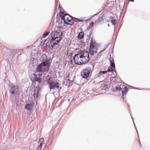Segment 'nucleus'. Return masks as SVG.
I'll return each mask as SVG.
<instances>
[{
	"instance_id": "nucleus-26",
	"label": "nucleus",
	"mask_w": 150,
	"mask_h": 150,
	"mask_svg": "<svg viewBox=\"0 0 150 150\" xmlns=\"http://www.w3.org/2000/svg\"><path fill=\"white\" fill-rule=\"evenodd\" d=\"M46 40H43L42 41V44H45Z\"/></svg>"
},
{
	"instance_id": "nucleus-29",
	"label": "nucleus",
	"mask_w": 150,
	"mask_h": 150,
	"mask_svg": "<svg viewBox=\"0 0 150 150\" xmlns=\"http://www.w3.org/2000/svg\"><path fill=\"white\" fill-rule=\"evenodd\" d=\"M112 80H113L114 81H115L116 80L115 77L113 78L112 79Z\"/></svg>"
},
{
	"instance_id": "nucleus-30",
	"label": "nucleus",
	"mask_w": 150,
	"mask_h": 150,
	"mask_svg": "<svg viewBox=\"0 0 150 150\" xmlns=\"http://www.w3.org/2000/svg\"><path fill=\"white\" fill-rule=\"evenodd\" d=\"M129 1H132V2H134V0H129Z\"/></svg>"
},
{
	"instance_id": "nucleus-17",
	"label": "nucleus",
	"mask_w": 150,
	"mask_h": 150,
	"mask_svg": "<svg viewBox=\"0 0 150 150\" xmlns=\"http://www.w3.org/2000/svg\"><path fill=\"white\" fill-rule=\"evenodd\" d=\"M107 71H100L99 72V73H98V76H100L101 75V74H105V73H107Z\"/></svg>"
},
{
	"instance_id": "nucleus-7",
	"label": "nucleus",
	"mask_w": 150,
	"mask_h": 150,
	"mask_svg": "<svg viewBox=\"0 0 150 150\" xmlns=\"http://www.w3.org/2000/svg\"><path fill=\"white\" fill-rule=\"evenodd\" d=\"M94 43H91L90 47L89 52L90 55H93L95 53L97 52V47L95 46Z\"/></svg>"
},
{
	"instance_id": "nucleus-8",
	"label": "nucleus",
	"mask_w": 150,
	"mask_h": 150,
	"mask_svg": "<svg viewBox=\"0 0 150 150\" xmlns=\"http://www.w3.org/2000/svg\"><path fill=\"white\" fill-rule=\"evenodd\" d=\"M10 92L13 94L19 95L18 87L17 86L13 85L11 87Z\"/></svg>"
},
{
	"instance_id": "nucleus-22",
	"label": "nucleus",
	"mask_w": 150,
	"mask_h": 150,
	"mask_svg": "<svg viewBox=\"0 0 150 150\" xmlns=\"http://www.w3.org/2000/svg\"><path fill=\"white\" fill-rule=\"evenodd\" d=\"M42 144H40V145L38 146L37 148L38 150H41L42 148Z\"/></svg>"
},
{
	"instance_id": "nucleus-13",
	"label": "nucleus",
	"mask_w": 150,
	"mask_h": 150,
	"mask_svg": "<svg viewBox=\"0 0 150 150\" xmlns=\"http://www.w3.org/2000/svg\"><path fill=\"white\" fill-rule=\"evenodd\" d=\"M103 19V16H101L99 17H98L97 20H96L95 21V23H98Z\"/></svg>"
},
{
	"instance_id": "nucleus-6",
	"label": "nucleus",
	"mask_w": 150,
	"mask_h": 150,
	"mask_svg": "<svg viewBox=\"0 0 150 150\" xmlns=\"http://www.w3.org/2000/svg\"><path fill=\"white\" fill-rule=\"evenodd\" d=\"M93 66L91 65L87 68L83 70L81 73V75L83 78H86L89 77L90 72L92 71L91 68Z\"/></svg>"
},
{
	"instance_id": "nucleus-27",
	"label": "nucleus",
	"mask_w": 150,
	"mask_h": 150,
	"mask_svg": "<svg viewBox=\"0 0 150 150\" xmlns=\"http://www.w3.org/2000/svg\"><path fill=\"white\" fill-rule=\"evenodd\" d=\"M76 22H81V20H80L79 19H76Z\"/></svg>"
},
{
	"instance_id": "nucleus-19",
	"label": "nucleus",
	"mask_w": 150,
	"mask_h": 150,
	"mask_svg": "<svg viewBox=\"0 0 150 150\" xmlns=\"http://www.w3.org/2000/svg\"><path fill=\"white\" fill-rule=\"evenodd\" d=\"M44 141V139L43 138H42L39 139V142L40 144H42L43 142Z\"/></svg>"
},
{
	"instance_id": "nucleus-20",
	"label": "nucleus",
	"mask_w": 150,
	"mask_h": 150,
	"mask_svg": "<svg viewBox=\"0 0 150 150\" xmlns=\"http://www.w3.org/2000/svg\"><path fill=\"white\" fill-rule=\"evenodd\" d=\"M122 89V88L120 86H119V85H118L115 87V90L116 91H120Z\"/></svg>"
},
{
	"instance_id": "nucleus-28",
	"label": "nucleus",
	"mask_w": 150,
	"mask_h": 150,
	"mask_svg": "<svg viewBox=\"0 0 150 150\" xmlns=\"http://www.w3.org/2000/svg\"><path fill=\"white\" fill-rule=\"evenodd\" d=\"M93 22H92L90 24V25H91L92 26H93Z\"/></svg>"
},
{
	"instance_id": "nucleus-24",
	"label": "nucleus",
	"mask_w": 150,
	"mask_h": 150,
	"mask_svg": "<svg viewBox=\"0 0 150 150\" xmlns=\"http://www.w3.org/2000/svg\"><path fill=\"white\" fill-rule=\"evenodd\" d=\"M114 70V69H112V70L111 69H108V70L107 71H109V72H113V70Z\"/></svg>"
},
{
	"instance_id": "nucleus-33",
	"label": "nucleus",
	"mask_w": 150,
	"mask_h": 150,
	"mask_svg": "<svg viewBox=\"0 0 150 150\" xmlns=\"http://www.w3.org/2000/svg\"><path fill=\"white\" fill-rule=\"evenodd\" d=\"M137 132L138 133V132L137 130ZM137 134H138V133H137Z\"/></svg>"
},
{
	"instance_id": "nucleus-23",
	"label": "nucleus",
	"mask_w": 150,
	"mask_h": 150,
	"mask_svg": "<svg viewBox=\"0 0 150 150\" xmlns=\"http://www.w3.org/2000/svg\"><path fill=\"white\" fill-rule=\"evenodd\" d=\"M111 66L112 68H115V64L113 62H112L110 63Z\"/></svg>"
},
{
	"instance_id": "nucleus-2",
	"label": "nucleus",
	"mask_w": 150,
	"mask_h": 150,
	"mask_svg": "<svg viewBox=\"0 0 150 150\" xmlns=\"http://www.w3.org/2000/svg\"><path fill=\"white\" fill-rule=\"evenodd\" d=\"M62 38V33L59 29H56L53 32L52 39L50 40V44L51 45L52 48L56 45L58 44Z\"/></svg>"
},
{
	"instance_id": "nucleus-4",
	"label": "nucleus",
	"mask_w": 150,
	"mask_h": 150,
	"mask_svg": "<svg viewBox=\"0 0 150 150\" xmlns=\"http://www.w3.org/2000/svg\"><path fill=\"white\" fill-rule=\"evenodd\" d=\"M59 15L61 19L64 21L65 24L71 25L74 22L72 17L68 14L61 12L59 13Z\"/></svg>"
},
{
	"instance_id": "nucleus-9",
	"label": "nucleus",
	"mask_w": 150,
	"mask_h": 150,
	"mask_svg": "<svg viewBox=\"0 0 150 150\" xmlns=\"http://www.w3.org/2000/svg\"><path fill=\"white\" fill-rule=\"evenodd\" d=\"M108 86V85L106 83H103L100 87V93H104L105 92V91L107 89Z\"/></svg>"
},
{
	"instance_id": "nucleus-21",
	"label": "nucleus",
	"mask_w": 150,
	"mask_h": 150,
	"mask_svg": "<svg viewBox=\"0 0 150 150\" xmlns=\"http://www.w3.org/2000/svg\"><path fill=\"white\" fill-rule=\"evenodd\" d=\"M56 1H57L56 6L57 7V6H58V8L59 9H59H60L61 8H60V6L59 2L58 1H57V0H56Z\"/></svg>"
},
{
	"instance_id": "nucleus-32",
	"label": "nucleus",
	"mask_w": 150,
	"mask_h": 150,
	"mask_svg": "<svg viewBox=\"0 0 150 150\" xmlns=\"http://www.w3.org/2000/svg\"><path fill=\"white\" fill-rule=\"evenodd\" d=\"M108 26H110V25H109V24H108Z\"/></svg>"
},
{
	"instance_id": "nucleus-15",
	"label": "nucleus",
	"mask_w": 150,
	"mask_h": 150,
	"mask_svg": "<svg viewBox=\"0 0 150 150\" xmlns=\"http://www.w3.org/2000/svg\"><path fill=\"white\" fill-rule=\"evenodd\" d=\"M128 89L127 87H125L123 89V90L122 91V95H124L126 92H127Z\"/></svg>"
},
{
	"instance_id": "nucleus-10",
	"label": "nucleus",
	"mask_w": 150,
	"mask_h": 150,
	"mask_svg": "<svg viewBox=\"0 0 150 150\" xmlns=\"http://www.w3.org/2000/svg\"><path fill=\"white\" fill-rule=\"evenodd\" d=\"M40 88L39 86H37L35 88L34 97L35 98H38V95L40 94Z\"/></svg>"
},
{
	"instance_id": "nucleus-3",
	"label": "nucleus",
	"mask_w": 150,
	"mask_h": 150,
	"mask_svg": "<svg viewBox=\"0 0 150 150\" xmlns=\"http://www.w3.org/2000/svg\"><path fill=\"white\" fill-rule=\"evenodd\" d=\"M50 66V60H48L44 61L37 67L34 75H38L39 76H41L43 72L48 71L49 69V67Z\"/></svg>"
},
{
	"instance_id": "nucleus-18",
	"label": "nucleus",
	"mask_w": 150,
	"mask_h": 150,
	"mask_svg": "<svg viewBox=\"0 0 150 150\" xmlns=\"http://www.w3.org/2000/svg\"><path fill=\"white\" fill-rule=\"evenodd\" d=\"M111 22L114 25V28H115V25L117 23V21L116 19L114 20H111Z\"/></svg>"
},
{
	"instance_id": "nucleus-14",
	"label": "nucleus",
	"mask_w": 150,
	"mask_h": 150,
	"mask_svg": "<svg viewBox=\"0 0 150 150\" xmlns=\"http://www.w3.org/2000/svg\"><path fill=\"white\" fill-rule=\"evenodd\" d=\"M84 35V32H80L78 36V38L79 39H82Z\"/></svg>"
},
{
	"instance_id": "nucleus-25",
	"label": "nucleus",
	"mask_w": 150,
	"mask_h": 150,
	"mask_svg": "<svg viewBox=\"0 0 150 150\" xmlns=\"http://www.w3.org/2000/svg\"><path fill=\"white\" fill-rule=\"evenodd\" d=\"M109 60H110V63L113 62V59H112L111 57H110Z\"/></svg>"
},
{
	"instance_id": "nucleus-34",
	"label": "nucleus",
	"mask_w": 150,
	"mask_h": 150,
	"mask_svg": "<svg viewBox=\"0 0 150 150\" xmlns=\"http://www.w3.org/2000/svg\"><path fill=\"white\" fill-rule=\"evenodd\" d=\"M28 47H29V46L27 47V48H28Z\"/></svg>"
},
{
	"instance_id": "nucleus-5",
	"label": "nucleus",
	"mask_w": 150,
	"mask_h": 150,
	"mask_svg": "<svg viewBox=\"0 0 150 150\" xmlns=\"http://www.w3.org/2000/svg\"><path fill=\"white\" fill-rule=\"evenodd\" d=\"M46 80L48 83L50 85V89L57 88L58 89L59 87L57 82L55 83L52 80V78L50 76H47L46 77Z\"/></svg>"
},
{
	"instance_id": "nucleus-12",
	"label": "nucleus",
	"mask_w": 150,
	"mask_h": 150,
	"mask_svg": "<svg viewBox=\"0 0 150 150\" xmlns=\"http://www.w3.org/2000/svg\"><path fill=\"white\" fill-rule=\"evenodd\" d=\"M34 76H35V80L39 82L40 83L41 81V78L39 77L40 76L38 75H35L34 74Z\"/></svg>"
},
{
	"instance_id": "nucleus-1",
	"label": "nucleus",
	"mask_w": 150,
	"mask_h": 150,
	"mask_svg": "<svg viewBox=\"0 0 150 150\" xmlns=\"http://www.w3.org/2000/svg\"><path fill=\"white\" fill-rule=\"evenodd\" d=\"M89 59V54L87 51H84L76 54L74 58L75 64L80 65L86 62Z\"/></svg>"
},
{
	"instance_id": "nucleus-31",
	"label": "nucleus",
	"mask_w": 150,
	"mask_h": 150,
	"mask_svg": "<svg viewBox=\"0 0 150 150\" xmlns=\"http://www.w3.org/2000/svg\"><path fill=\"white\" fill-rule=\"evenodd\" d=\"M16 52V50H14V52Z\"/></svg>"
},
{
	"instance_id": "nucleus-11",
	"label": "nucleus",
	"mask_w": 150,
	"mask_h": 150,
	"mask_svg": "<svg viewBox=\"0 0 150 150\" xmlns=\"http://www.w3.org/2000/svg\"><path fill=\"white\" fill-rule=\"evenodd\" d=\"M33 106V103H28L26 105L25 108L28 111L31 112L32 110Z\"/></svg>"
},
{
	"instance_id": "nucleus-16",
	"label": "nucleus",
	"mask_w": 150,
	"mask_h": 150,
	"mask_svg": "<svg viewBox=\"0 0 150 150\" xmlns=\"http://www.w3.org/2000/svg\"><path fill=\"white\" fill-rule=\"evenodd\" d=\"M49 33L50 31L48 30H47V31L43 34L42 38H45L46 36H47L49 34Z\"/></svg>"
}]
</instances>
